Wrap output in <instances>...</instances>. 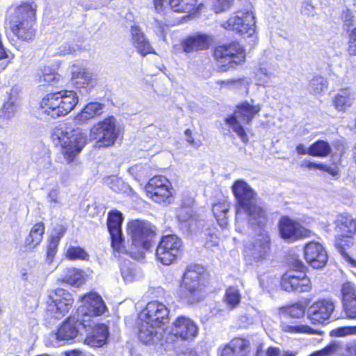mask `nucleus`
<instances>
[{"instance_id":"1","label":"nucleus","mask_w":356,"mask_h":356,"mask_svg":"<svg viewBox=\"0 0 356 356\" xmlns=\"http://www.w3.org/2000/svg\"><path fill=\"white\" fill-rule=\"evenodd\" d=\"M122 221L123 217L121 212L115 210L108 213L107 227L114 251L120 253L126 252L135 259H143L145 251L151 248V242L154 236L150 225L138 220L130 222L128 225V232L131 243L128 248H126L122 237Z\"/></svg>"},{"instance_id":"2","label":"nucleus","mask_w":356,"mask_h":356,"mask_svg":"<svg viewBox=\"0 0 356 356\" xmlns=\"http://www.w3.org/2000/svg\"><path fill=\"white\" fill-rule=\"evenodd\" d=\"M232 192L236 199V229L243 232L245 222L243 216L245 214L248 222L252 225H263L266 221V209L257 202V193L248 183L243 180L236 181L232 187Z\"/></svg>"},{"instance_id":"3","label":"nucleus","mask_w":356,"mask_h":356,"mask_svg":"<svg viewBox=\"0 0 356 356\" xmlns=\"http://www.w3.org/2000/svg\"><path fill=\"white\" fill-rule=\"evenodd\" d=\"M51 139L60 146V153L67 164L76 160L87 141L86 136L81 129L60 125L54 128Z\"/></svg>"},{"instance_id":"4","label":"nucleus","mask_w":356,"mask_h":356,"mask_svg":"<svg viewBox=\"0 0 356 356\" xmlns=\"http://www.w3.org/2000/svg\"><path fill=\"white\" fill-rule=\"evenodd\" d=\"M35 13L36 6L33 3H23L9 15L10 29L18 38L22 40L34 38Z\"/></svg>"},{"instance_id":"5","label":"nucleus","mask_w":356,"mask_h":356,"mask_svg":"<svg viewBox=\"0 0 356 356\" xmlns=\"http://www.w3.org/2000/svg\"><path fill=\"white\" fill-rule=\"evenodd\" d=\"M78 103L74 91L47 94L40 102L38 113L56 118L68 114Z\"/></svg>"},{"instance_id":"6","label":"nucleus","mask_w":356,"mask_h":356,"mask_svg":"<svg viewBox=\"0 0 356 356\" xmlns=\"http://www.w3.org/2000/svg\"><path fill=\"white\" fill-rule=\"evenodd\" d=\"M260 110L261 107L259 104L252 105L244 102L237 106L232 115L225 118V124L237 134L242 142L246 143L248 141V137L245 127L251 122Z\"/></svg>"},{"instance_id":"7","label":"nucleus","mask_w":356,"mask_h":356,"mask_svg":"<svg viewBox=\"0 0 356 356\" xmlns=\"http://www.w3.org/2000/svg\"><path fill=\"white\" fill-rule=\"evenodd\" d=\"M120 134L116 119L108 116L91 127L89 137L96 142L97 147H108L114 145Z\"/></svg>"},{"instance_id":"8","label":"nucleus","mask_w":356,"mask_h":356,"mask_svg":"<svg viewBox=\"0 0 356 356\" xmlns=\"http://www.w3.org/2000/svg\"><path fill=\"white\" fill-rule=\"evenodd\" d=\"M204 269L200 266H190L182 279V286L185 289L186 298L191 303L200 301L205 295L202 282Z\"/></svg>"},{"instance_id":"9","label":"nucleus","mask_w":356,"mask_h":356,"mask_svg":"<svg viewBox=\"0 0 356 356\" xmlns=\"http://www.w3.org/2000/svg\"><path fill=\"white\" fill-rule=\"evenodd\" d=\"M214 56L221 65V70L227 71L245 62V51L238 42H232L217 47Z\"/></svg>"},{"instance_id":"10","label":"nucleus","mask_w":356,"mask_h":356,"mask_svg":"<svg viewBox=\"0 0 356 356\" xmlns=\"http://www.w3.org/2000/svg\"><path fill=\"white\" fill-rule=\"evenodd\" d=\"M255 17L250 10H240L232 15L229 19L221 23L225 29L233 31L245 36L250 37L255 32Z\"/></svg>"},{"instance_id":"11","label":"nucleus","mask_w":356,"mask_h":356,"mask_svg":"<svg viewBox=\"0 0 356 356\" xmlns=\"http://www.w3.org/2000/svg\"><path fill=\"white\" fill-rule=\"evenodd\" d=\"M83 325L75 318H68L55 332L49 333L45 338L44 344L47 347L58 348L64 346L69 341L75 339L79 332V327Z\"/></svg>"},{"instance_id":"12","label":"nucleus","mask_w":356,"mask_h":356,"mask_svg":"<svg viewBox=\"0 0 356 356\" xmlns=\"http://www.w3.org/2000/svg\"><path fill=\"white\" fill-rule=\"evenodd\" d=\"M182 241L175 234L163 236L155 250L156 259L163 265L173 264L181 253Z\"/></svg>"},{"instance_id":"13","label":"nucleus","mask_w":356,"mask_h":356,"mask_svg":"<svg viewBox=\"0 0 356 356\" xmlns=\"http://www.w3.org/2000/svg\"><path fill=\"white\" fill-rule=\"evenodd\" d=\"M74 303L72 295L65 289L58 288L51 291L47 301L48 311L56 318L66 315Z\"/></svg>"},{"instance_id":"14","label":"nucleus","mask_w":356,"mask_h":356,"mask_svg":"<svg viewBox=\"0 0 356 356\" xmlns=\"http://www.w3.org/2000/svg\"><path fill=\"white\" fill-rule=\"evenodd\" d=\"M172 190L170 181L163 176H154L145 186L148 197L156 203L169 202Z\"/></svg>"},{"instance_id":"15","label":"nucleus","mask_w":356,"mask_h":356,"mask_svg":"<svg viewBox=\"0 0 356 356\" xmlns=\"http://www.w3.org/2000/svg\"><path fill=\"white\" fill-rule=\"evenodd\" d=\"M278 229L280 237L289 243L309 237L312 234L309 229L288 216H283L280 218L278 222Z\"/></svg>"},{"instance_id":"16","label":"nucleus","mask_w":356,"mask_h":356,"mask_svg":"<svg viewBox=\"0 0 356 356\" xmlns=\"http://www.w3.org/2000/svg\"><path fill=\"white\" fill-rule=\"evenodd\" d=\"M270 251V236L266 232L259 234L253 242L245 248L244 255L250 263L261 261Z\"/></svg>"},{"instance_id":"17","label":"nucleus","mask_w":356,"mask_h":356,"mask_svg":"<svg viewBox=\"0 0 356 356\" xmlns=\"http://www.w3.org/2000/svg\"><path fill=\"white\" fill-rule=\"evenodd\" d=\"M139 318L140 321L147 320L162 327L169 321V310L162 302L152 301L140 313Z\"/></svg>"},{"instance_id":"18","label":"nucleus","mask_w":356,"mask_h":356,"mask_svg":"<svg viewBox=\"0 0 356 356\" xmlns=\"http://www.w3.org/2000/svg\"><path fill=\"white\" fill-rule=\"evenodd\" d=\"M81 306L78 309L79 315L86 316H100L106 311L105 303L100 296L90 292L81 297Z\"/></svg>"},{"instance_id":"19","label":"nucleus","mask_w":356,"mask_h":356,"mask_svg":"<svg viewBox=\"0 0 356 356\" xmlns=\"http://www.w3.org/2000/svg\"><path fill=\"white\" fill-rule=\"evenodd\" d=\"M334 308L335 305L332 300H318L309 307L308 318L314 324L323 323L330 318Z\"/></svg>"},{"instance_id":"20","label":"nucleus","mask_w":356,"mask_h":356,"mask_svg":"<svg viewBox=\"0 0 356 356\" xmlns=\"http://www.w3.org/2000/svg\"><path fill=\"white\" fill-rule=\"evenodd\" d=\"M198 326L191 318L180 316L172 324V334L183 340H191L197 336Z\"/></svg>"},{"instance_id":"21","label":"nucleus","mask_w":356,"mask_h":356,"mask_svg":"<svg viewBox=\"0 0 356 356\" xmlns=\"http://www.w3.org/2000/svg\"><path fill=\"white\" fill-rule=\"evenodd\" d=\"M305 257L314 268H322L327 261V254L324 247L319 243L310 242L305 247Z\"/></svg>"},{"instance_id":"22","label":"nucleus","mask_w":356,"mask_h":356,"mask_svg":"<svg viewBox=\"0 0 356 356\" xmlns=\"http://www.w3.org/2000/svg\"><path fill=\"white\" fill-rule=\"evenodd\" d=\"M81 321H83V325L87 329V334L84 340L85 343L94 348H99L105 345L109 334L108 327L103 323L86 325L84 324L86 320L83 319Z\"/></svg>"},{"instance_id":"23","label":"nucleus","mask_w":356,"mask_h":356,"mask_svg":"<svg viewBox=\"0 0 356 356\" xmlns=\"http://www.w3.org/2000/svg\"><path fill=\"white\" fill-rule=\"evenodd\" d=\"M138 337L140 341L145 344L154 343L159 340L162 334V327L147 320L140 321L138 318Z\"/></svg>"},{"instance_id":"24","label":"nucleus","mask_w":356,"mask_h":356,"mask_svg":"<svg viewBox=\"0 0 356 356\" xmlns=\"http://www.w3.org/2000/svg\"><path fill=\"white\" fill-rule=\"evenodd\" d=\"M19 277L26 290L38 289L42 285V277L38 268L26 265L19 268Z\"/></svg>"},{"instance_id":"25","label":"nucleus","mask_w":356,"mask_h":356,"mask_svg":"<svg viewBox=\"0 0 356 356\" xmlns=\"http://www.w3.org/2000/svg\"><path fill=\"white\" fill-rule=\"evenodd\" d=\"M250 344L248 340L236 337L233 339L222 350L220 356H249Z\"/></svg>"},{"instance_id":"26","label":"nucleus","mask_w":356,"mask_h":356,"mask_svg":"<svg viewBox=\"0 0 356 356\" xmlns=\"http://www.w3.org/2000/svg\"><path fill=\"white\" fill-rule=\"evenodd\" d=\"M212 43L211 38L206 34L197 33L188 37L182 43L184 51L190 53L207 49Z\"/></svg>"},{"instance_id":"27","label":"nucleus","mask_w":356,"mask_h":356,"mask_svg":"<svg viewBox=\"0 0 356 356\" xmlns=\"http://www.w3.org/2000/svg\"><path fill=\"white\" fill-rule=\"evenodd\" d=\"M355 100V95L348 89H342L332 99V105L337 111L345 112Z\"/></svg>"},{"instance_id":"28","label":"nucleus","mask_w":356,"mask_h":356,"mask_svg":"<svg viewBox=\"0 0 356 356\" xmlns=\"http://www.w3.org/2000/svg\"><path fill=\"white\" fill-rule=\"evenodd\" d=\"M104 106V104L96 102L88 103L75 117L76 122L83 124L96 116L102 115Z\"/></svg>"},{"instance_id":"29","label":"nucleus","mask_w":356,"mask_h":356,"mask_svg":"<svg viewBox=\"0 0 356 356\" xmlns=\"http://www.w3.org/2000/svg\"><path fill=\"white\" fill-rule=\"evenodd\" d=\"M131 33L133 45L142 56H144L153 52V49L148 40L138 27L132 26Z\"/></svg>"},{"instance_id":"30","label":"nucleus","mask_w":356,"mask_h":356,"mask_svg":"<svg viewBox=\"0 0 356 356\" xmlns=\"http://www.w3.org/2000/svg\"><path fill=\"white\" fill-rule=\"evenodd\" d=\"M86 280V275L79 269L70 268L63 270L58 281L69 285L79 287L83 284Z\"/></svg>"},{"instance_id":"31","label":"nucleus","mask_w":356,"mask_h":356,"mask_svg":"<svg viewBox=\"0 0 356 356\" xmlns=\"http://www.w3.org/2000/svg\"><path fill=\"white\" fill-rule=\"evenodd\" d=\"M334 224L335 231L337 234L353 235V234L355 233L354 219L350 215H338Z\"/></svg>"},{"instance_id":"32","label":"nucleus","mask_w":356,"mask_h":356,"mask_svg":"<svg viewBox=\"0 0 356 356\" xmlns=\"http://www.w3.org/2000/svg\"><path fill=\"white\" fill-rule=\"evenodd\" d=\"M44 233V223L38 222L34 225L24 241L26 250H31L37 247L41 243Z\"/></svg>"},{"instance_id":"33","label":"nucleus","mask_w":356,"mask_h":356,"mask_svg":"<svg viewBox=\"0 0 356 356\" xmlns=\"http://www.w3.org/2000/svg\"><path fill=\"white\" fill-rule=\"evenodd\" d=\"M353 244L352 235L337 234L335 245L339 250L342 257L348 261L351 266L356 267V261L351 258L346 252V248L352 246Z\"/></svg>"},{"instance_id":"34","label":"nucleus","mask_w":356,"mask_h":356,"mask_svg":"<svg viewBox=\"0 0 356 356\" xmlns=\"http://www.w3.org/2000/svg\"><path fill=\"white\" fill-rule=\"evenodd\" d=\"M230 209V204L227 200L216 203L213 206V213L218 225L224 228L228 225L227 213Z\"/></svg>"},{"instance_id":"35","label":"nucleus","mask_w":356,"mask_h":356,"mask_svg":"<svg viewBox=\"0 0 356 356\" xmlns=\"http://www.w3.org/2000/svg\"><path fill=\"white\" fill-rule=\"evenodd\" d=\"M72 79L78 87H83L85 85L92 86V74L87 69L74 66L72 70Z\"/></svg>"},{"instance_id":"36","label":"nucleus","mask_w":356,"mask_h":356,"mask_svg":"<svg viewBox=\"0 0 356 356\" xmlns=\"http://www.w3.org/2000/svg\"><path fill=\"white\" fill-rule=\"evenodd\" d=\"M304 273L300 271L289 270L282 278L281 286L286 291H294L298 282Z\"/></svg>"},{"instance_id":"37","label":"nucleus","mask_w":356,"mask_h":356,"mask_svg":"<svg viewBox=\"0 0 356 356\" xmlns=\"http://www.w3.org/2000/svg\"><path fill=\"white\" fill-rule=\"evenodd\" d=\"M328 88L327 80L322 76H314L309 82L307 89L314 95H322Z\"/></svg>"},{"instance_id":"38","label":"nucleus","mask_w":356,"mask_h":356,"mask_svg":"<svg viewBox=\"0 0 356 356\" xmlns=\"http://www.w3.org/2000/svg\"><path fill=\"white\" fill-rule=\"evenodd\" d=\"M330 145L324 140H318L309 147V155L325 157L331 152Z\"/></svg>"},{"instance_id":"39","label":"nucleus","mask_w":356,"mask_h":356,"mask_svg":"<svg viewBox=\"0 0 356 356\" xmlns=\"http://www.w3.org/2000/svg\"><path fill=\"white\" fill-rule=\"evenodd\" d=\"M196 4L197 0H170V8L175 12L191 13Z\"/></svg>"},{"instance_id":"40","label":"nucleus","mask_w":356,"mask_h":356,"mask_svg":"<svg viewBox=\"0 0 356 356\" xmlns=\"http://www.w3.org/2000/svg\"><path fill=\"white\" fill-rule=\"evenodd\" d=\"M17 112V99L10 96L4 102L0 111V118L4 120H10L13 118Z\"/></svg>"},{"instance_id":"41","label":"nucleus","mask_w":356,"mask_h":356,"mask_svg":"<svg viewBox=\"0 0 356 356\" xmlns=\"http://www.w3.org/2000/svg\"><path fill=\"white\" fill-rule=\"evenodd\" d=\"M282 329L284 332L291 333V334H316V331L307 325H290L286 323H283L282 325Z\"/></svg>"},{"instance_id":"42","label":"nucleus","mask_w":356,"mask_h":356,"mask_svg":"<svg viewBox=\"0 0 356 356\" xmlns=\"http://www.w3.org/2000/svg\"><path fill=\"white\" fill-rule=\"evenodd\" d=\"M241 294L235 287H229L227 289L225 296V302L229 309L236 307L241 302Z\"/></svg>"},{"instance_id":"43","label":"nucleus","mask_w":356,"mask_h":356,"mask_svg":"<svg viewBox=\"0 0 356 356\" xmlns=\"http://www.w3.org/2000/svg\"><path fill=\"white\" fill-rule=\"evenodd\" d=\"M66 257L70 260H88V254L80 247H69L65 252Z\"/></svg>"},{"instance_id":"44","label":"nucleus","mask_w":356,"mask_h":356,"mask_svg":"<svg viewBox=\"0 0 356 356\" xmlns=\"http://www.w3.org/2000/svg\"><path fill=\"white\" fill-rule=\"evenodd\" d=\"M341 350V344L334 341L332 342L322 350L313 353L309 356H333Z\"/></svg>"},{"instance_id":"45","label":"nucleus","mask_w":356,"mask_h":356,"mask_svg":"<svg viewBox=\"0 0 356 356\" xmlns=\"http://www.w3.org/2000/svg\"><path fill=\"white\" fill-rule=\"evenodd\" d=\"M104 184L111 190L119 192L124 188V181L117 176H108L104 178Z\"/></svg>"},{"instance_id":"46","label":"nucleus","mask_w":356,"mask_h":356,"mask_svg":"<svg viewBox=\"0 0 356 356\" xmlns=\"http://www.w3.org/2000/svg\"><path fill=\"white\" fill-rule=\"evenodd\" d=\"M343 302L356 299V288L350 282L344 283L341 287Z\"/></svg>"},{"instance_id":"47","label":"nucleus","mask_w":356,"mask_h":356,"mask_svg":"<svg viewBox=\"0 0 356 356\" xmlns=\"http://www.w3.org/2000/svg\"><path fill=\"white\" fill-rule=\"evenodd\" d=\"M39 76V81L40 83H47L58 81L60 78V76L52 71L49 67H44L43 70H42Z\"/></svg>"},{"instance_id":"48","label":"nucleus","mask_w":356,"mask_h":356,"mask_svg":"<svg viewBox=\"0 0 356 356\" xmlns=\"http://www.w3.org/2000/svg\"><path fill=\"white\" fill-rule=\"evenodd\" d=\"M255 75L259 81L258 84L265 86L270 77V72L268 65L261 64L255 72Z\"/></svg>"},{"instance_id":"49","label":"nucleus","mask_w":356,"mask_h":356,"mask_svg":"<svg viewBox=\"0 0 356 356\" xmlns=\"http://www.w3.org/2000/svg\"><path fill=\"white\" fill-rule=\"evenodd\" d=\"M192 203L193 200H188L187 205H181V207L177 210V217L179 221L185 222L191 217L193 213L191 208Z\"/></svg>"},{"instance_id":"50","label":"nucleus","mask_w":356,"mask_h":356,"mask_svg":"<svg viewBox=\"0 0 356 356\" xmlns=\"http://www.w3.org/2000/svg\"><path fill=\"white\" fill-rule=\"evenodd\" d=\"M312 289V283L310 279L307 277L305 274L302 275L299 282H298L297 287L294 289V291L302 293L308 292Z\"/></svg>"},{"instance_id":"51","label":"nucleus","mask_w":356,"mask_h":356,"mask_svg":"<svg viewBox=\"0 0 356 356\" xmlns=\"http://www.w3.org/2000/svg\"><path fill=\"white\" fill-rule=\"evenodd\" d=\"M332 334L339 337L355 335L356 334V326H346L334 329L332 331Z\"/></svg>"},{"instance_id":"52","label":"nucleus","mask_w":356,"mask_h":356,"mask_svg":"<svg viewBox=\"0 0 356 356\" xmlns=\"http://www.w3.org/2000/svg\"><path fill=\"white\" fill-rule=\"evenodd\" d=\"M234 4V0H217L214 5L216 13L228 10Z\"/></svg>"},{"instance_id":"53","label":"nucleus","mask_w":356,"mask_h":356,"mask_svg":"<svg viewBox=\"0 0 356 356\" xmlns=\"http://www.w3.org/2000/svg\"><path fill=\"white\" fill-rule=\"evenodd\" d=\"M286 312L292 318H300L304 314V309L300 305H293L286 309Z\"/></svg>"},{"instance_id":"54","label":"nucleus","mask_w":356,"mask_h":356,"mask_svg":"<svg viewBox=\"0 0 356 356\" xmlns=\"http://www.w3.org/2000/svg\"><path fill=\"white\" fill-rule=\"evenodd\" d=\"M154 5L156 12L162 13L170 8V0H154Z\"/></svg>"},{"instance_id":"55","label":"nucleus","mask_w":356,"mask_h":356,"mask_svg":"<svg viewBox=\"0 0 356 356\" xmlns=\"http://www.w3.org/2000/svg\"><path fill=\"white\" fill-rule=\"evenodd\" d=\"M353 17L354 16L353 15V13L348 9L343 11L341 15V19L343 22V24L346 26H352Z\"/></svg>"},{"instance_id":"56","label":"nucleus","mask_w":356,"mask_h":356,"mask_svg":"<svg viewBox=\"0 0 356 356\" xmlns=\"http://www.w3.org/2000/svg\"><path fill=\"white\" fill-rule=\"evenodd\" d=\"M218 245V238L216 235H210L206 240L204 246L206 248L212 250Z\"/></svg>"},{"instance_id":"57","label":"nucleus","mask_w":356,"mask_h":356,"mask_svg":"<svg viewBox=\"0 0 356 356\" xmlns=\"http://www.w3.org/2000/svg\"><path fill=\"white\" fill-rule=\"evenodd\" d=\"M241 79H231L227 80L218 81L217 83L220 84L221 87L232 88L233 86L241 83Z\"/></svg>"},{"instance_id":"58","label":"nucleus","mask_w":356,"mask_h":356,"mask_svg":"<svg viewBox=\"0 0 356 356\" xmlns=\"http://www.w3.org/2000/svg\"><path fill=\"white\" fill-rule=\"evenodd\" d=\"M59 191L57 188L51 189L47 195V197L50 202L57 204L58 201Z\"/></svg>"},{"instance_id":"59","label":"nucleus","mask_w":356,"mask_h":356,"mask_svg":"<svg viewBox=\"0 0 356 356\" xmlns=\"http://www.w3.org/2000/svg\"><path fill=\"white\" fill-rule=\"evenodd\" d=\"M167 29L166 24L155 21V31L159 36H163Z\"/></svg>"},{"instance_id":"60","label":"nucleus","mask_w":356,"mask_h":356,"mask_svg":"<svg viewBox=\"0 0 356 356\" xmlns=\"http://www.w3.org/2000/svg\"><path fill=\"white\" fill-rule=\"evenodd\" d=\"M75 51L74 48L70 44H65L61 46L59 49L58 54L60 56H65L70 54Z\"/></svg>"},{"instance_id":"61","label":"nucleus","mask_w":356,"mask_h":356,"mask_svg":"<svg viewBox=\"0 0 356 356\" xmlns=\"http://www.w3.org/2000/svg\"><path fill=\"white\" fill-rule=\"evenodd\" d=\"M325 172H327L328 174L332 175L333 177H337L339 174V169L335 165L330 166V165H327Z\"/></svg>"},{"instance_id":"62","label":"nucleus","mask_w":356,"mask_h":356,"mask_svg":"<svg viewBox=\"0 0 356 356\" xmlns=\"http://www.w3.org/2000/svg\"><path fill=\"white\" fill-rule=\"evenodd\" d=\"M348 52L350 56H356V41H352L349 39Z\"/></svg>"},{"instance_id":"63","label":"nucleus","mask_w":356,"mask_h":356,"mask_svg":"<svg viewBox=\"0 0 356 356\" xmlns=\"http://www.w3.org/2000/svg\"><path fill=\"white\" fill-rule=\"evenodd\" d=\"M280 350L276 347H269L266 351V356H279L280 355Z\"/></svg>"},{"instance_id":"64","label":"nucleus","mask_w":356,"mask_h":356,"mask_svg":"<svg viewBox=\"0 0 356 356\" xmlns=\"http://www.w3.org/2000/svg\"><path fill=\"white\" fill-rule=\"evenodd\" d=\"M65 356H94L90 354H87L86 353L81 352L80 350H72L69 353H65Z\"/></svg>"}]
</instances>
